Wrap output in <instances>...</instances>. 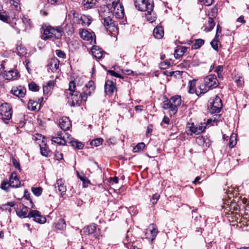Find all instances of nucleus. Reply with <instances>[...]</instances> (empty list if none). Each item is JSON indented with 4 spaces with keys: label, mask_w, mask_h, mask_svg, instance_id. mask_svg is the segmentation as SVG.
Returning <instances> with one entry per match:
<instances>
[{
    "label": "nucleus",
    "mask_w": 249,
    "mask_h": 249,
    "mask_svg": "<svg viewBox=\"0 0 249 249\" xmlns=\"http://www.w3.org/2000/svg\"><path fill=\"white\" fill-rule=\"evenodd\" d=\"M116 89L115 84L111 80H107L105 85V91L107 94L111 95Z\"/></svg>",
    "instance_id": "nucleus-17"
},
{
    "label": "nucleus",
    "mask_w": 249,
    "mask_h": 249,
    "mask_svg": "<svg viewBox=\"0 0 249 249\" xmlns=\"http://www.w3.org/2000/svg\"><path fill=\"white\" fill-rule=\"evenodd\" d=\"M92 21V18L89 15H83L81 16L80 21L81 24L84 26H89Z\"/></svg>",
    "instance_id": "nucleus-25"
},
{
    "label": "nucleus",
    "mask_w": 249,
    "mask_h": 249,
    "mask_svg": "<svg viewBox=\"0 0 249 249\" xmlns=\"http://www.w3.org/2000/svg\"><path fill=\"white\" fill-rule=\"evenodd\" d=\"M9 182L11 187L17 188L19 186L20 182L17 177V174L15 172L12 173Z\"/></svg>",
    "instance_id": "nucleus-18"
},
{
    "label": "nucleus",
    "mask_w": 249,
    "mask_h": 249,
    "mask_svg": "<svg viewBox=\"0 0 249 249\" xmlns=\"http://www.w3.org/2000/svg\"><path fill=\"white\" fill-rule=\"evenodd\" d=\"M217 37H215V38L211 42V45L213 48L217 51L218 49L219 45H220V42L217 39Z\"/></svg>",
    "instance_id": "nucleus-34"
},
{
    "label": "nucleus",
    "mask_w": 249,
    "mask_h": 249,
    "mask_svg": "<svg viewBox=\"0 0 249 249\" xmlns=\"http://www.w3.org/2000/svg\"><path fill=\"white\" fill-rule=\"evenodd\" d=\"M208 24L209 25V29L208 30L205 29V31H210L211 30H212L214 25L215 23L214 22L213 19L212 18H209L208 19Z\"/></svg>",
    "instance_id": "nucleus-42"
},
{
    "label": "nucleus",
    "mask_w": 249,
    "mask_h": 249,
    "mask_svg": "<svg viewBox=\"0 0 249 249\" xmlns=\"http://www.w3.org/2000/svg\"><path fill=\"white\" fill-rule=\"evenodd\" d=\"M157 233L158 229L156 226L154 224H150L145 231L146 238L149 241H152L157 236Z\"/></svg>",
    "instance_id": "nucleus-11"
},
{
    "label": "nucleus",
    "mask_w": 249,
    "mask_h": 249,
    "mask_svg": "<svg viewBox=\"0 0 249 249\" xmlns=\"http://www.w3.org/2000/svg\"><path fill=\"white\" fill-rule=\"evenodd\" d=\"M86 102L85 95H82L78 91L70 92L68 97V102L71 106H80L82 102Z\"/></svg>",
    "instance_id": "nucleus-7"
},
{
    "label": "nucleus",
    "mask_w": 249,
    "mask_h": 249,
    "mask_svg": "<svg viewBox=\"0 0 249 249\" xmlns=\"http://www.w3.org/2000/svg\"><path fill=\"white\" fill-rule=\"evenodd\" d=\"M95 85L93 81H89L88 84L85 85L82 89V92L80 93L82 95H85L86 99L88 96L90 95L92 92L94 91Z\"/></svg>",
    "instance_id": "nucleus-13"
},
{
    "label": "nucleus",
    "mask_w": 249,
    "mask_h": 249,
    "mask_svg": "<svg viewBox=\"0 0 249 249\" xmlns=\"http://www.w3.org/2000/svg\"><path fill=\"white\" fill-rule=\"evenodd\" d=\"M187 48L185 46L178 47L174 53L175 57L176 58H180L187 51Z\"/></svg>",
    "instance_id": "nucleus-24"
},
{
    "label": "nucleus",
    "mask_w": 249,
    "mask_h": 249,
    "mask_svg": "<svg viewBox=\"0 0 249 249\" xmlns=\"http://www.w3.org/2000/svg\"><path fill=\"white\" fill-rule=\"evenodd\" d=\"M204 43V40L202 39H198L195 40L194 46L195 49H198L202 46Z\"/></svg>",
    "instance_id": "nucleus-38"
},
{
    "label": "nucleus",
    "mask_w": 249,
    "mask_h": 249,
    "mask_svg": "<svg viewBox=\"0 0 249 249\" xmlns=\"http://www.w3.org/2000/svg\"><path fill=\"white\" fill-rule=\"evenodd\" d=\"M108 72L112 76H115L116 77H121V75L116 73L115 71L112 70H109Z\"/></svg>",
    "instance_id": "nucleus-56"
},
{
    "label": "nucleus",
    "mask_w": 249,
    "mask_h": 249,
    "mask_svg": "<svg viewBox=\"0 0 249 249\" xmlns=\"http://www.w3.org/2000/svg\"><path fill=\"white\" fill-rule=\"evenodd\" d=\"M16 213L17 215L20 218H28L29 212L28 208L27 207L22 206V207H21L20 206L19 208H18L16 211Z\"/></svg>",
    "instance_id": "nucleus-20"
},
{
    "label": "nucleus",
    "mask_w": 249,
    "mask_h": 249,
    "mask_svg": "<svg viewBox=\"0 0 249 249\" xmlns=\"http://www.w3.org/2000/svg\"><path fill=\"white\" fill-rule=\"evenodd\" d=\"M28 218H34V220L38 223L43 224L46 222V218L41 215L40 212L36 210H31L29 212Z\"/></svg>",
    "instance_id": "nucleus-12"
},
{
    "label": "nucleus",
    "mask_w": 249,
    "mask_h": 249,
    "mask_svg": "<svg viewBox=\"0 0 249 249\" xmlns=\"http://www.w3.org/2000/svg\"><path fill=\"white\" fill-rule=\"evenodd\" d=\"M69 143L73 147H76L78 149H81L84 147V144L81 142L76 141H70Z\"/></svg>",
    "instance_id": "nucleus-33"
},
{
    "label": "nucleus",
    "mask_w": 249,
    "mask_h": 249,
    "mask_svg": "<svg viewBox=\"0 0 249 249\" xmlns=\"http://www.w3.org/2000/svg\"><path fill=\"white\" fill-rule=\"evenodd\" d=\"M32 191L35 196H39L42 193V189L40 187H33L32 188Z\"/></svg>",
    "instance_id": "nucleus-40"
},
{
    "label": "nucleus",
    "mask_w": 249,
    "mask_h": 249,
    "mask_svg": "<svg viewBox=\"0 0 249 249\" xmlns=\"http://www.w3.org/2000/svg\"><path fill=\"white\" fill-rule=\"evenodd\" d=\"M160 197V195L157 193L153 195L152 198L150 199V201L153 205L157 203V202L159 199Z\"/></svg>",
    "instance_id": "nucleus-44"
},
{
    "label": "nucleus",
    "mask_w": 249,
    "mask_h": 249,
    "mask_svg": "<svg viewBox=\"0 0 249 249\" xmlns=\"http://www.w3.org/2000/svg\"><path fill=\"white\" fill-rule=\"evenodd\" d=\"M43 28L44 33L42 36V39L44 40H47L53 37L59 39L62 36L63 33V28L61 26L54 28L51 26H45Z\"/></svg>",
    "instance_id": "nucleus-4"
},
{
    "label": "nucleus",
    "mask_w": 249,
    "mask_h": 249,
    "mask_svg": "<svg viewBox=\"0 0 249 249\" xmlns=\"http://www.w3.org/2000/svg\"><path fill=\"white\" fill-rule=\"evenodd\" d=\"M79 35L83 39L90 41L91 44L95 43V39H93L92 34L87 30H80Z\"/></svg>",
    "instance_id": "nucleus-15"
},
{
    "label": "nucleus",
    "mask_w": 249,
    "mask_h": 249,
    "mask_svg": "<svg viewBox=\"0 0 249 249\" xmlns=\"http://www.w3.org/2000/svg\"><path fill=\"white\" fill-rule=\"evenodd\" d=\"M12 162H13L14 166H15V167L16 168L18 169L19 171L21 170V168L20 167V164H19V162L15 158H12Z\"/></svg>",
    "instance_id": "nucleus-51"
},
{
    "label": "nucleus",
    "mask_w": 249,
    "mask_h": 249,
    "mask_svg": "<svg viewBox=\"0 0 249 249\" xmlns=\"http://www.w3.org/2000/svg\"><path fill=\"white\" fill-rule=\"evenodd\" d=\"M187 128L192 134L198 135L205 130L206 126L203 123H200L196 126H195L194 124H188Z\"/></svg>",
    "instance_id": "nucleus-10"
},
{
    "label": "nucleus",
    "mask_w": 249,
    "mask_h": 249,
    "mask_svg": "<svg viewBox=\"0 0 249 249\" xmlns=\"http://www.w3.org/2000/svg\"><path fill=\"white\" fill-rule=\"evenodd\" d=\"M237 21L242 23H245L246 22L245 20H244V17L243 16H241L240 17H239L237 19Z\"/></svg>",
    "instance_id": "nucleus-62"
},
{
    "label": "nucleus",
    "mask_w": 249,
    "mask_h": 249,
    "mask_svg": "<svg viewBox=\"0 0 249 249\" xmlns=\"http://www.w3.org/2000/svg\"><path fill=\"white\" fill-rule=\"evenodd\" d=\"M136 8L139 11H147L150 15L153 11L154 4L153 0H134Z\"/></svg>",
    "instance_id": "nucleus-6"
},
{
    "label": "nucleus",
    "mask_w": 249,
    "mask_h": 249,
    "mask_svg": "<svg viewBox=\"0 0 249 249\" xmlns=\"http://www.w3.org/2000/svg\"><path fill=\"white\" fill-rule=\"evenodd\" d=\"M213 1L214 0H201L200 2H202L206 6H210Z\"/></svg>",
    "instance_id": "nucleus-53"
},
{
    "label": "nucleus",
    "mask_w": 249,
    "mask_h": 249,
    "mask_svg": "<svg viewBox=\"0 0 249 249\" xmlns=\"http://www.w3.org/2000/svg\"><path fill=\"white\" fill-rule=\"evenodd\" d=\"M132 242L131 239H129L128 234H127L126 237L125 239H124V245L125 246H126V247H127V248H129V247L127 246V244H129L130 242Z\"/></svg>",
    "instance_id": "nucleus-57"
},
{
    "label": "nucleus",
    "mask_w": 249,
    "mask_h": 249,
    "mask_svg": "<svg viewBox=\"0 0 249 249\" xmlns=\"http://www.w3.org/2000/svg\"><path fill=\"white\" fill-rule=\"evenodd\" d=\"M0 20L8 23L10 21V18L5 12L0 13Z\"/></svg>",
    "instance_id": "nucleus-35"
},
{
    "label": "nucleus",
    "mask_w": 249,
    "mask_h": 249,
    "mask_svg": "<svg viewBox=\"0 0 249 249\" xmlns=\"http://www.w3.org/2000/svg\"><path fill=\"white\" fill-rule=\"evenodd\" d=\"M223 71V66L222 65H218L216 67L214 71L216 73L222 72Z\"/></svg>",
    "instance_id": "nucleus-58"
},
{
    "label": "nucleus",
    "mask_w": 249,
    "mask_h": 249,
    "mask_svg": "<svg viewBox=\"0 0 249 249\" xmlns=\"http://www.w3.org/2000/svg\"><path fill=\"white\" fill-rule=\"evenodd\" d=\"M40 106L38 105V102L33 100H30L28 104V108L29 109L34 111L37 109Z\"/></svg>",
    "instance_id": "nucleus-29"
},
{
    "label": "nucleus",
    "mask_w": 249,
    "mask_h": 249,
    "mask_svg": "<svg viewBox=\"0 0 249 249\" xmlns=\"http://www.w3.org/2000/svg\"><path fill=\"white\" fill-rule=\"evenodd\" d=\"M196 142L199 145H204L205 142V139L202 136H198L196 139Z\"/></svg>",
    "instance_id": "nucleus-45"
},
{
    "label": "nucleus",
    "mask_w": 249,
    "mask_h": 249,
    "mask_svg": "<svg viewBox=\"0 0 249 249\" xmlns=\"http://www.w3.org/2000/svg\"><path fill=\"white\" fill-rule=\"evenodd\" d=\"M0 115L3 120H8L12 117L11 109L7 103L2 104L0 107Z\"/></svg>",
    "instance_id": "nucleus-9"
},
{
    "label": "nucleus",
    "mask_w": 249,
    "mask_h": 249,
    "mask_svg": "<svg viewBox=\"0 0 249 249\" xmlns=\"http://www.w3.org/2000/svg\"><path fill=\"white\" fill-rule=\"evenodd\" d=\"M164 31L162 27H156L153 30V35L155 38L160 39L163 36Z\"/></svg>",
    "instance_id": "nucleus-26"
},
{
    "label": "nucleus",
    "mask_w": 249,
    "mask_h": 249,
    "mask_svg": "<svg viewBox=\"0 0 249 249\" xmlns=\"http://www.w3.org/2000/svg\"><path fill=\"white\" fill-rule=\"evenodd\" d=\"M99 15L104 20V24L107 30L109 32H115L117 30V28L114 21L111 19V16L107 13V9L104 11H99Z\"/></svg>",
    "instance_id": "nucleus-5"
},
{
    "label": "nucleus",
    "mask_w": 249,
    "mask_h": 249,
    "mask_svg": "<svg viewBox=\"0 0 249 249\" xmlns=\"http://www.w3.org/2000/svg\"><path fill=\"white\" fill-rule=\"evenodd\" d=\"M55 156L56 157V160H61L63 159V154L59 152H56L55 153Z\"/></svg>",
    "instance_id": "nucleus-60"
},
{
    "label": "nucleus",
    "mask_w": 249,
    "mask_h": 249,
    "mask_svg": "<svg viewBox=\"0 0 249 249\" xmlns=\"http://www.w3.org/2000/svg\"><path fill=\"white\" fill-rule=\"evenodd\" d=\"M18 72L16 70H10L9 71H4L3 73V76L5 79L12 80L15 79L18 76Z\"/></svg>",
    "instance_id": "nucleus-19"
},
{
    "label": "nucleus",
    "mask_w": 249,
    "mask_h": 249,
    "mask_svg": "<svg viewBox=\"0 0 249 249\" xmlns=\"http://www.w3.org/2000/svg\"><path fill=\"white\" fill-rule=\"evenodd\" d=\"M103 142V139L100 138L92 141L90 142L91 145H94L96 147L102 144Z\"/></svg>",
    "instance_id": "nucleus-36"
},
{
    "label": "nucleus",
    "mask_w": 249,
    "mask_h": 249,
    "mask_svg": "<svg viewBox=\"0 0 249 249\" xmlns=\"http://www.w3.org/2000/svg\"><path fill=\"white\" fill-rule=\"evenodd\" d=\"M236 83L239 86H242L244 83V79L242 77H239L238 79L236 80Z\"/></svg>",
    "instance_id": "nucleus-54"
},
{
    "label": "nucleus",
    "mask_w": 249,
    "mask_h": 249,
    "mask_svg": "<svg viewBox=\"0 0 249 249\" xmlns=\"http://www.w3.org/2000/svg\"><path fill=\"white\" fill-rule=\"evenodd\" d=\"M70 92H74V91H77L76 90L75 84L73 81H71L69 83V89Z\"/></svg>",
    "instance_id": "nucleus-47"
},
{
    "label": "nucleus",
    "mask_w": 249,
    "mask_h": 249,
    "mask_svg": "<svg viewBox=\"0 0 249 249\" xmlns=\"http://www.w3.org/2000/svg\"><path fill=\"white\" fill-rule=\"evenodd\" d=\"M96 0H83V4L85 8H92L95 4Z\"/></svg>",
    "instance_id": "nucleus-31"
},
{
    "label": "nucleus",
    "mask_w": 249,
    "mask_h": 249,
    "mask_svg": "<svg viewBox=\"0 0 249 249\" xmlns=\"http://www.w3.org/2000/svg\"><path fill=\"white\" fill-rule=\"evenodd\" d=\"M152 131V126L151 125H149L147 126V132H146V135L147 136L149 134H150Z\"/></svg>",
    "instance_id": "nucleus-63"
},
{
    "label": "nucleus",
    "mask_w": 249,
    "mask_h": 249,
    "mask_svg": "<svg viewBox=\"0 0 249 249\" xmlns=\"http://www.w3.org/2000/svg\"><path fill=\"white\" fill-rule=\"evenodd\" d=\"M196 80H193L189 81L188 92L190 93H194L195 92L196 93V91L198 89H196Z\"/></svg>",
    "instance_id": "nucleus-30"
},
{
    "label": "nucleus",
    "mask_w": 249,
    "mask_h": 249,
    "mask_svg": "<svg viewBox=\"0 0 249 249\" xmlns=\"http://www.w3.org/2000/svg\"><path fill=\"white\" fill-rule=\"evenodd\" d=\"M111 3H107L106 7L107 13L113 15L117 18H123L124 15V7L120 2V0H110Z\"/></svg>",
    "instance_id": "nucleus-2"
},
{
    "label": "nucleus",
    "mask_w": 249,
    "mask_h": 249,
    "mask_svg": "<svg viewBox=\"0 0 249 249\" xmlns=\"http://www.w3.org/2000/svg\"><path fill=\"white\" fill-rule=\"evenodd\" d=\"M54 187L56 189V192L62 195H64L67 190L66 186L65 185V181L61 178L57 180L56 183L54 184Z\"/></svg>",
    "instance_id": "nucleus-14"
},
{
    "label": "nucleus",
    "mask_w": 249,
    "mask_h": 249,
    "mask_svg": "<svg viewBox=\"0 0 249 249\" xmlns=\"http://www.w3.org/2000/svg\"><path fill=\"white\" fill-rule=\"evenodd\" d=\"M55 53L60 58H64L66 57L65 53L60 50H56Z\"/></svg>",
    "instance_id": "nucleus-50"
},
{
    "label": "nucleus",
    "mask_w": 249,
    "mask_h": 249,
    "mask_svg": "<svg viewBox=\"0 0 249 249\" xmlns=\"http://www.w3.org/2000/svg\"><path fill=\"white\" fill-rule=\"evenodd\" d=\"M181 103V97L179 96H175L171 98L169 100L163 102L162 107L164 109H167L169 111L170 115L173 116L176 114L178 108Z\"/></svg>",
    "instance_id": "nucleus-3"
},
{
    "label": "nucleus",
    "mask_w": 249,
    "mask_h": 249,
    "mask_svg": "<svg viewBox=\"0 0 249 249\" xmlns=\"http://www.w3.org/2000/svg\"><path fill=\"white\" fill-rule=\"evenodd\" d=\"M29 89L33 91H36L39 89V87L35 83L32 82L29 84Z\"/></svg>",
    "instance_id": "nucleus-43"
},
{
    "label": "nucleus",
    "mask_w": 249,
    "mask_h": 249,
    "mask_svg": "<svg viewBox=\"0 0 249 249\" xmlns=\"http://www.w3.org/2000/svg\"><path fill=\"white\" fill-rule=\"evenodd\" d=\"M59 66V61L57 58L52 59L48 64V67L52 71L54 72L57 70Z\"/></svg>",
    "instance_id": "nucleus-21"
},
{
    "label": "nucleus",
    "mask_w": 249,
    "mask_h": 249,
    "mask_svg": "<svg viewBox=\"0 0 249 249\" xmlns=\"http://www.w3.org/2000/svg\"><path fill=\"white\" fill-rule=\"evenodd\" d=\"M222 107L221 99L216 95L212 102L210 103L209 111L211 113H218Z\"/></svg>",
    "instance_id": "nucleus-8"
},
{
    "label": "nucleus",
    "mask_w": 249,
    "mask_h": 249,
    "mask_svg": "<svg viewBox=\"0 0 249 249\" xmlns=\"http://www.w3.org/2000/svg\"><path fill=\"white\" fill-rule=\"evenodd\" d=\"M54 227L56 229L63 230L66 228V225L63 219L60 218L56 223L54 224Z\"/></svg>",
    "instance_id": "nucleus-28"
},
{
    "label": "nucleus",
    "mask_w": 249,
    "mask_h": 249,
    "mask_svg": "<svg viewBox=\"0 0 249 249\" xmlns=\"http://www.w3.org/2000/svg\"><path fill=\"white\" fill-rule=\"evenodd\" d=\"M40 151L42 156L46 157L49 156L50 151L49 150H47L45 147H40Z\"/></svg>",
    "instance_id": "nucleus-48"
},
{
    "label": "nucleus",
    "mask_w": 249,
    "mask_h": 249,
    "mask_svg": "<svg viewBox=\"0 0 249 249\" xmlns=\"http://www.w3.org/2000/svg\"><path fill=\"white\" fill-rule=\"evenodd\" d=\"M95 230L96 226L94 225H91L84 229V232L87 234H91L94 233Z\"/></svg>",
    "instance_id": "nucleus-32"
},
{
    "label": "nucleus",
    "mask_w": 249,
    "mask_h": 249,
    "mask_svg": "<svg viewBox=\"0 0 249 249\" xmlns=\"http://www.w3.org/2000/svg\"><path fill=\"white\" fill-rule=\"evenodd\" d=\"M78 176L79 178L83 182V185L84 187H87L88 186V184L90 183V181L85 176H80L78 173Z\"/></svg>",
    "instance_id": "nucleus-37"
},
{
    "label": "nucleus",
    "mask_w": 249,
    "mask_h": 249,
    "mask_svg": "<svg viewBox=\"0 0 249 249\" xmlns=\"http://www.w3.org/2000/svg\"><path fill=\"white\" fill-rule=\"evenodd\" d=\"M93 55L97 59H101L103 55L104 52L97 46H93L91 49Z\"/></svg>",
    "instance_id": "nucleus-23"
},
{
    "label": "nucleus",
    "mask_w": 249,
    "mask_h": 249,
    "mask_svg": "<svg viewBox=\"0 0 249 249\" xmlns=\"http://www.w3.org/2000/svg\"><path fill=\"white\" fill-rule=\"evenodd\" d=\"M219 85L216 76L214 74H210L204 79V85H200L196 91V94L200 95L208 92L210 89L216 88Z\"/></svg>",
    "instance_id": "nucleus-1"
},
{
    "label": "nucleus",
    "mask_w": 249,
    "mask_h": 249,
    "mask_svg": "<svg viewBox=\"0 0 249 249\" xmlns=\"http://www.w3.org/2000/svg\"><path fill=\"white\" fill-rule=\"evenodd\" d=\"M54 84H55L54 81L53 80L49 81L48 82H47L46 84V85L47 86H48V87H49V88L52 89H53Z\"/></svg>",
    "instance_id": "nucleus-55"
},
{
    "label": "nucleus",
    "mask_w": 249,
    "mask_h": 249,
    "mask_svg": "<svg viewBox=\"0 0 249 249\" xmlns=\"http://www.w3.org/2000/svg\"><path fill=\"white\" fill-rule=\"evenodd\" d=\"M52 89H50L46 85H43V90L44 94H49L51 91Z\"/></svg>",
    "instance_id": "nucleus-52"
},
{
    "label": "nucleus",
    "mask_w": 249,
    "mask_h": 249,
    "mask_svg": "<svg viewBox=\"0 0 249 249\" xmlns=\"http://www.w3.org/2000/svg\"><path fill=\"white\" fill-rule=\"evenodd\" d=\"M12 94L18 97H23L26 93V89L21 87L13 88L11 90Z\"/></svg>",
    "instance_id": "nucleus-22"
},
{
    "label": "nucleus",
    "mask_w": 249,
    "mask_h": 249,
    "mask_svg": "<svg viewBox=\"0 0 249 249\" xmlns=\"http://www.w3.org/2000/svg\"><path fill=\"white\" fill-rule=\"evenodd\" d=\"M30 194L26 190L24 191V196L28 200H30V203H32L31 199H29Z\"/></svg>",
    "instance_id": "nucleus-61"
},
{
    "label": "nucleus",
    "mask_w": 249,
    "mask_h": 249,
    "mask_svg": "<svg viewBox=\"0 0 249 249\" xmlns=\"http://www.w3.org/2000/svg\"><path fill=\"white\" fill-rule=\"evenodd\" d=\"M11 187L10 182H8L7 180H4L0 186V188L7 192L8 191L9 188Z\"/></svg>",
    "instance_id": "nucleus-39"
},
{
    "label": "nucleus",
    "mask_w": 249,
    "mask_h": 249,
    "mask_svg": "<svg viewBox=\"0 0 249 249\" xmlns=\"http://www.w3.org/2000/svg\"><path fill=\"white\" fill-rule=\"evenodd\" d=\"M164 73L165 74L167 75V76H173L174 74H175V73H179V71H170L169 72L168 71H164Z\"/></svg>",
    "instance_id": "nucleus-59"
},
{
    "label": "nucleus",
    "mask_w": 249,
    "mask_h": 249,
    "mask_svg": "<svg viewBox=\"0 0 249 249\" xmlns=\"http://www.w3.org/2000/svg\"><path fill=\"white\" fill-rule=\"evenodd\" d=\"M59 125L64 131L68 130L71 125V121L67 117H63L60 118L59 120Z\"/></svg>",
    "instance_id": "nucleus-16"
},
{
    "label": "nucleus",
    "mask_w": 249,
    "mask_h": 249,
    "mask_svg": "<svg viewBox=\"0 0 249 249\" xmlns=\"http://www.w3.org/2000/svg\"><path fill=\"white\" fill-rule=\"evenodd\" d=\"M52 141L59 145H65L67 143V142H68V140L66 139L64 136H63V137H53L52 138Z\"/></svg>",
    "instance_id": "nucleus-27"
},
{
    "label": "nucleus",
    "mask_w": 249,
    "mask_h": 249,
    "mask_svg": "<svg viewBox=\"0 0 249 249\" xmlns=\"http://www.w3.org/2000/svg\"><path fill=\"white\" fill-rule=\"evenodd\" d=\"M169 119L166 116H164L163 118L162 122L167 124H169Z\"/></svg>",
    "instance_id": "nucleus-64"
},
{
    "label": "nucleus",
    "mask_w": 249,
    "mask_h": 249,
    "mask_svg": "<svg viewBox=\"0 0 249 249\" xmlns=\"http://www.w3.org/2000/svg\"><path fill=\"white\" fill-rule=\"evenodd\" d=\"M235 138L236 136L232 134L230 138V141L229 143V146L231 147H233L235 144H236V141H235Z\"/></svg>",
    "instance_id": "nucleus-46"
},
{
    "label": "nucleus",
    "mask_w": 249,
    "mask_h": 249,
    "mask_svg": "<svg viewBox=\"0 0 249 249\" xmlns=\"http://www.w3.org/2000/svg\"><path fill=\"white\" fill-rule=\"evenodd\" d=\"M145 146V144L143 142H140L137 144V145L134 147V152H138L140 150L142 149Z\"/></svg>",
    "instance_id": "nucleus-41"
},
{
    "label": "nucleus",
    "mask_w": 249,
    "mask_h": 249,
    "mask_svg": "<svg viewBox=\"0 0 249 249\" xmlns=\"http://www.w3.org/2000/svg\"><path fill=\"white\" fill-rule=\"evenodd\" d=\"M22 21L23 23L25 25L26 27H30L31 25V20L30 19L28 18L23 17L22 18Z\"/></svg>",
    "instance_id": "nucleus-49"
}]
</instances>
